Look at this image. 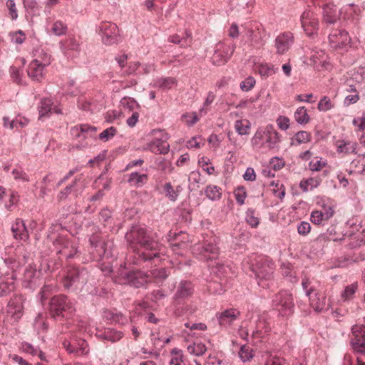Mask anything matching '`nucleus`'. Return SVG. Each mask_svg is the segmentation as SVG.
Returning <instances> with one entry per match:
<instances>
[{
    "mask_svg": "<svg viewBox=\"0 0 365 365\" xmlns=\"http://www.w3.org/2000/svg\"><path fill=\"white\" fill-rule=\"evenodd\" d=\"M125 237L128 247L134 252L133 264L138 266H157L165 260V247L143 226L133 225L125 233Z\"/></svg>",
    "mask_w": 365,
    "mask_h": 365,
    "instance_id": "1",
    "label": "nucleus"
},
{
    "mask_svg": "<svg viewBox=\"0 0 365 365\" xmlns=\"http://www.w3.org/2000/svg\"><path fill=\"white\" fill-rule=\"evenodd\" d=\"M90 253L91 259L97 261L101 271L107 275L112 272V264L116 255L114 242L112 239L96 241V237H91Z\"/></svg>",
    "mask_w": 365,
    "mask_h": 365,
    "instance_id": "2",
    "label": "nucleus"
},
{
    "mask_svg": "<svg viewBox=\"0 0 365 365\" xmlns=\"http://www.w3.org/2000/svg\"><path fill=\"white\" fill-rule=\"evenodd\" d=\"M274 269V262L267 259L257 261L252 267L258 285L264 289H269L274 285L273 277Z\"/></svg>",
    "mask_w": 365,
    "mask_h": 365,
    "instance_id": "3",
    "label": "nucleus"
},
{
    "mask_svg": "<svg viewBox=\"0 0 365 365\" xmlns=\"http://www.w3.org/2000/svg\"><path fill=\"white\" fill-rule=\"evenodd\" d=\"M74 311L73 302L66 295H55L50 300L49 314L55 320L68 318Z\"/></svg>",
    "mask_w": 365,
    "mask_h": 365,
    "instance_id": "4",
    "label": "nucleus"
},
{
    "mask_svg": "<svg viewBox=\"0 0 365 365\" xmlns=\"http://www.w3.org/2000/svg\"><path fill=\"white\" fill-rule=\"evenodd\" d=\"M192 252L200 260L207 261L217 259L220 250L216 244L215 238L212 237L195 245Z\"/></svg>",
    "mask_w": 365,
    "mask_h": 365,
    "instance_id": "5",
    "label": "nucleus"
},
{
    "mask_svg": "<svg viewBox=\"0 0 365 365\" xmlns=\"http://www.w3.org/2000/svg\"><path fill=\"white\" fill-rule=\"evenodd\" d=\"M25 298L20 293H14L6 307V318L11 324L18 322L24 314Z\"/></svg>",
    "mask_w": 365,
    "mask_h": 365,
    "instance_id": "6",
    "label": "nucleus"
},
{
    "mask_svg": "<svg viewBox=\"0 0 365 365\" xmlns=\"http://www.w3.org/2000/svg\"><path fill=\"white\" fill-rule=\"evenodd\" d=\"M88 272L83 267L70 266L63 279V286L69 289L77 287L79 284H85L88 281Z\"/></svg>",
    "mask_w": 365,
    "mask_h": 365,
    "instance_id": "7",
    "label": "nucleus"
},
{
    "mask_svg": "<svg viewBox=\"0 0 365 365\" xmlns=\"http://www.w3.org/2000/svg\"><path fill=\"white\" fill-rule=\"evenodd\" d=\"M58 259H71L78 255L79 251L75 245L63 236H58L53 242Z\"/></svg>",
    "mask_w": 365,
    "mask_h": 365,
    "instance_id": "8",
    "label": "nucleus"
},
{
    "mask_svg": "<svg viewBox=\"0 0 365 365\" xmlns=\"http://www.w3.org/2000/svg\"><path fill=\"white\" fill-rule=\"evenodd\" d=\"M264 140L269 149L274 148L279 142V135L272 125H267L264 130L258 129L252 139L253 145Z\"/></svg>",
    "mask_w": 365,
    "mask_h": 365,
    "instance_id": "9",
    "label": "nucleus"
},
{
    "mask_svg": "<svg viewBox=\"0 0 365 365\" xmlns=\"http://www.w3.org/2000/svg\"><path fill=\"white\" fill-rule=\"evenodd\" d=\"M272 306L282 316H289L294 312V304L292 294L284 291L277 294L272 299Z\"/></svg>",
    "mask_w": 365,
    "mask_h": 365,
    "instance_id": "10",
    "label": "nucleus"
},
{
    "mask_svg": "<svg viewBox=\"0 0 365 365\" xmlns=\"http://www.w3.org/2000/svg\"><path fill=\"white\" fill-rule=\"evenodd\" d=\"M99 34L102 36V41L106 45L118 43L120 40L118 26L110 21H103L98 26Z\"/></svg>",
    "mask_w": 365,
    "mask_h": 365,
    "instance_id": "11",
    "label": "nucleus"
},
{
    "mask_svg": "<svg viewBox=\"0 0 365 365\" xmlns=\"http://www.w3.org/2000/svg\"><path fill=\"white\" fill-rule=\"evenodd\" d=\"M301 24L304 31L309 36L317 33L319 20L317 14L310 9L305 10L301 16Z\"/></svg>",
    "mask_w": 365,
    "mask_h": 365,
    "instance_id": "12",
    "label": "nucleus"
},
{
    "mask_svg": "<svg viewBox=\"0 0 365 365\" xmlns=\"http://www.w3.org/2000/svg\"><path fill=\"white\" fill-rule=\"evenodd\" d=\"M235 45L232 46L219 43L216 45V49L211 57L212 63L216 66L225 64L232 55Z\"/></svg>",
    "mask_w": 365,
    "mask_h": 365,
    "instance_id": "13",
    "label": "nucleus"
},
{
    "mask_svg": "<svg viewBox=\"0 0 365 365\" xmlns=\"http://www.w3.org/2000/svg\"><path fill=\"white\" fill-rule=\"evenodd\" d=\"M128 284L140 288L151 282L150 275L140 270H132L125 274Z\"/></svg>",
    "mask_w": 365,
    "mask_h": 365,
    "instance_id": "14",
    "label": "nucleus"
},
{
    "mask_svg": "<svg viewBox=\"0 0 365 365\" xmlns=\"http://www.w3.org/2000/svg\"><path fill=\"white\" fill-rule=\"evenodd\" d=\"M50 63V57L45 54L43 61L38 59L33 60L28 68V75L36 81H40L43 78V68Z\"/></svg>",
    "mask_w": 365,
    "mask_h": 365,
    "instance_id": "15",
    "label": "nucleus"
},
{
    "mask_svg": "<svg viewBox=\"0 0 365 365\" xmlns=\"http://www.w3.org/2000/svg\"><path fill=\"white\" fill-rule=\"evenodd\" d=\"M329 41L332 48H344L350 44L351 37L345 30H337L329 34Z\"/></svg>",
    "mask_w": 365,
    "mask_h": 365,
    "instance_id": "16",
    "label": "nucleus"
},
{
    "mask_svg": "<svg viewBox=\"0 0 365 365\" xmlns=\"http://www.w3.org/2000/svg\"><path fill=\"white\" fill-rule=\"evenodd\" d=\"M364 326L354 325L351 328L353 338L351 339L350 344L356 352L360 353L364 350L365 347V331Z\"/></svg>",
    "mask_w": 365,
    "mask_h": 365,
    "instance_id": "17",
    "label": "nucleus"
},
{
    "mask_svg": "<svg viewBox=\"0 0 365 365\" xmlns=\"http://www.w3.org/2000/svg\"><path fill=\"white\" fill-rule=\"evenodd\" d=\"M322 19L323 21L329 25L334 24L339 19L341 11L331 3H326L322 6Z\"/></svg>",
    "mask_w": 365,
    "mask_h": 365,
    "instance_id": "18",
    "label": "nucleus"
},
{
    "mask_svg": "<svg viewBox=\"0 0 365 365\" xmlns=\"http://www.w3.org/2000/svg\"><path fill=\"white\" fill-rule=\"evenodd\" d=\"M97 128L88 124H81L71 128V135L76 140L93 138Z\"/></svg>",
    "mask_w": 365,
    "mask_h": 365,
    "instance_id": "19",
    "label": "nucleus"
},
{
    "mask_svg": "<svg viewBox=\"0 0 365 365\" xmlns=\"http://www.w3.org/2000/svg\"><path fill=\"white\" fill-rule=\"evenodd\" d=\"M194 287L190 281H181L177 287L174 299L179 303L189 299L193 294Z\"/></svg>",
    "mask_w": 365,
    "mask_h": 365,
    "instance_id": "20",
    "label": "nucleus"
},
{
    "mask_svg": "<svg viewBox=\"0 0 365 365\" xmlns=\"http://www.w3.org/2000/svg\"><path fill=\"white\" fill-rule=\"evenodd\" d=\"M240 315V312L236 309L230 308L216 314V317L221 327L230 326Z\"/></svg>",
    "mask_w": 365,
    "mask_h": 365,
    "instance_id": "21",
    "label": "nucleus"
},
{
    "mask_svg": "<svg viewBox=\"0 0 365 365\" xmlns=\"http://www.w3.org/2000/svg\"><path fill=\"white\" fill-rule=\"evenodd\" d=\"M293 43V36L291 33H284L279 35L275 39L277 53L284 54Z\"/></svg>",
    "mask_w": 365,
    "mask_h": 365,
    "instance_id": "22",
    "label": "nucleus"
},
{
    "mask_svg": "<svg viewBox=\"0 0 365 365\" xmlns=\"http://www.w3.org/2000/svg\"><path fill=\"white\" fill-rule=\"evenodd\" d=\"M11 232L16 240L26 241L29 237L25 222L21 219L16 220L11 226Z\"/></svg>",
    "mask_w": 365,
    "mask_h": 365,
    "instance_id": "23",
    "label": "nucleus"
},
{
    "mask_svg": "<svg viewBox=\"0 0 365 365\" xmlns=\"http://www.w3.org/2000/svg\"><path fill=\"white\" fill-rule=\"evenodd\" d=\"M16 277L17 276L14 274L10 277L6 276L0 277V297H6L14 291L16 288L14 280Z\"/></svg>",
    "mask_w": 365,
    "mask_h": 365,
    "instance_id": "24",
    "label": "nucleus"
},
{
    "mask_svg": "<svg viewBox=\"0 0 365 365\" xmlns=\"http://www.w3.org/2000/svg\"><path fill=\"white\" fill-rule=\"evenodd\" d=\"M96 336L100 339L107 340L112 343H115L122 339L123 333L113 328H106L103 331L98 330Z\"/></svg>",
    "mask_w": 365,
    "mask_h": 365,
    "instance_id": "25",
    "label": "nucleus"
},
{
    "mask_svg": "<svg viewBox=\"0 0 365 365\" xmlns=\"http://www.w3.org/2000/svg\"><path fill=\"white\" fill-rule=\"evenodd\" d=\"M361 11L362 9L359 6L354 4H349L344 7L343 18L345 21H347V23L349 21L355 24L358 21Z\"/></svg>",
    "mask_w": 365,
    "mask_h": 365,
    "instance_id": "26",
    "label": "nucleus"
},
{
    "mask_svg": "<svg viewBox=\"0 0 365 365\" xmlns=\"http://www.w3.org/2000/svg\"><path fill=\"white\" fill-rule=\"evenodd\" d=\"M192 33L190 31L186 30L185 32V36H180L178 34L170 36L168 38V41L173 43L175 44L179 45L182 48H187L190 46L192 43Z\"/></svg>",
    "mask_w": 365,
    "mask_h": 365,
    "instance_id": "27",
    "label": "nucleus"
},
{
    "mask_svg": "<svg viewBox=\"0 0 365 365\" xmlns=\"http://www.w3.org/2000/svg\"><path fill=\"white\" fill-rule=\"evenodd\" d=\"M147 148L155 154H167L169 152L170 145L162 139L157 138L148 143Z\"/></svg>",
    "mask_w": 365,
    "mask_h": 365,
    "instance_id": "28",
    "label": "nucleus"
},
{
    "mask_svg": "<svg viewBox=\"0 0 365 365\" xmlns=\"http://www.w3.org/2000/svg\"><path fill=\"white\" fill-rule=\"evenodd\" d=\"M63 345L69 354H73L77 356L86 354L88 351L86 349L87 344L86 341H81V346H77L76 344H71L68 341H63Z\"/></svg>",
    "mask_w": 365,
    "mask_h": 365,
    "instance_id": "29",
    "label": "nucleus"
},
{
    "mask_svg": "<svg viewBox=\"0 0 365 365\" xmlns=\"http://www.w3.org/2000/svg\"><path fill=\"white\" fill-rule=\"evenodd\" d=\"M148 180L147 174H140L138 172L131 173L128 175V182L133 186L141 187L145 185Z\"/></svg>",
    "mask_w": 365,
    "mask_h": 365,
    "instance_id": "30",
    "label": "nucleus"
},
{
    "mask_svg": "<svg viewBox=\"0 0 365 365\" xmlns=\"http://www.w3.org/2000/svg\"><path fill=\"white\" fill-rule=\"evenodd\" d=\"M314 297H309L310 304L317 312H322L325 309V297L314 293Z\"/></svg>",
    "mask_w": 365,
    "mask_h": 365,
    "instance_id": "31",
    "label": "nucleus"
},
{
    "mask_svg": "<svg viewBox=\"0 0 365 365\" xmlns=\"http://www.w3.org/2000/svg\"><path fill=\"white\" fill-rule=\"evenodd\" d=\"M53 101L49 98H44L41 100L38 106L39 118L48 116L52 110Z\"/></svg>",
    "mask_w": 365,
    "mask_h": 365,
    "instance_id": "32",
    "label": "nucleus"
},
{
    "mask_svg": "<svg viewBox=\"0 0 365 365\" xmlns=\"http://www.w3.org/2000/svg\"><path fill=\"white\" fill-rule=\"evenodd\" d=\"M40 272L31 264H29L24 272V279L31 284H36V281L39 277Z\"/></svg>",
    "mask_w": 365,
    "mask_h": 365,
    "instance_id": "33",
    "label": "nucleus"
},
{
    "mask_svg": "<svg viewBox=\"0 0 365 365\" xmlns=\"http://www.w3.org/2000/svg\"><path fill=\"white\" fill-rule=\"evenodd\" d=\"M295 120L299 124H307L309 122L310 118L305 107H299L294 113Z\"/></svg>",
    "mask_w": 365,
    "mask_h": 365,
    "instance_id": "34",
    "label": "nucleus"
},
{
    "mask_svg": "<svg viewBox=\"0 0 365 365\" xmlns=\"http://www.w3.org/2000/svg\"><path fill=\"white\" fill-rule=\"evenodd\" d=\"M321 182V180L317 178H309L306 180H302L299 183V187L304 191L307 192L309 187L311 190L317 187Z\"/></svg>",
    "mask_w": 365,
    "mask_h": 365,
    "instance_id": "35",
    "label": "nucleus"
},
{
    "mask_svg": "<svg viewBox=\"0 0 365 365\" xmlns=\"http://www.w3.org/2000/svg\"><path fill=\"white\" fill-rule=\"evenodd\" d=\"M175 83V79L173 78H160L155 81L154 86L163 90H167L171 88Z\"/></svg>",
    "mask_w": 365,
    "mask_h": 365,
    "instance_id": "36",
    "label": "nucleus"
},
{
    "mask_svg": "<svg viewBox=\"0 0 365 365\" xmlns=\"http://www.w3.org/2000/svg\"><path fill=\"white\" fill-rule=\"evenodd\" d=\"M120 106L128 111H134L140 108L138 103L133 98L125 96L120 100Z\"/></svg>",
    "mask_w": 365,
    "mask_h": 365,
    "instance_id": "37",
    "label": "nucleus"
},
{
    "mask_svg": "<svg viewBox=\"0 0 365 365\" xmlns=\"http://www.w3.org/2000/svg\"><path fill=\"white\" fill-rule=\"evenodd\" d=\"M169 276V272L166 268L155 269L151 271L150 279H154L157 282H162Z\"/></svg>",
    "mask_w": 365,
    "mask_h": 365,
    "instance_id": "38",
    "label": "nucleus"
},
{
    "mask_svg": "<svg viewBox=\"0 0 365 365\" xmlns=\"http://www.w3.org/2000/svg\"><path fill=\"white\" fill-rule=\"evenodd\" d=\"M311 134L307 131L301 130L297 132L293 138H292V145H295L293 140L297 142L296 145L308 143L311 140Z\"/></svg>",
    "mask_w": 365,
    "mask_h": 365,
    "instance_id": "39",
    "label": "nucleus"
},
{
    "mask_svg": "<svg viewBox=\"0 0 365 365\" xmlns=\"http://www.w3.org/2000/svg\"><path fill=\"white\" fill-rule=\"evenodd\" d=\"M206 350L207 348L202 343H193L187 346L188 352L197 356L203 355Z\"/></svg>",
    "mask_w": 365,
    "mask_h": 365,
    "instance_id": "40",
    "label": "nucleus"
},
{
    "mask_svg": "<svg viewBox=\"0 0 365 365\" xmlns=\"http://www.w3.org/2000/svg\"><path fill=\"white\" fill-rule=\"evenodd\" d=\"M235 128L237 133L240 135L248 134V131L250 128V123L247 120H238L235 123Z\"/></svg>",
    "mask_w": 365,
    "mask_h": 365,
    "instance_id": "41",
    "label": "nucleus"
},
{
    "mask_svg": "<svg viewBox=\"0 0 365 365\" xmlns=\"http://www.w3.org/2000/svg\"><path fill=\"white\" fill-rule=\"evenodd\" d=\"M205 195L209 199L212 200H218L221 196L220 188L215 185L207 186L205 189Z\"/></svg>",
    "mask_w": 365,
    "mask_h": 365,
    "instance_id": "42",
    "label": "nucleus"
},
{
    "mask_svg": "<svg viewBox=\"0 0 365 365\" xmlns=\"http://www.w3.org/2000/svg\"><path fill=\"white\" fill-rule=\"evenodd\" d=\"M246 221L252 227H257L259 223V220L255 215V210L250 208L246 212Z\"/></svg>",
    "mask_w": 365,
    "mask_h": 365,
    "instance_id": "43",
    "label": "nucleus"
},
{
    "mask_svg": "<svg viewBox=\"0 0 365 365\" xmlns=\"http://www.w3.org/2000/svg\"><path fill=\"white\" fill-rule=\"evenodd\" d=\"M349 145H351V142L345 141V140H338L336 142L337 152L338 153H344L346 154L351 153H354L355 149H356L354 145H351V150H350V148L345 149L346 146H349Z\"/></svg>",
    "mask_w": 365,
    "mask_h": 365,
    "instance_id": "44",
    "label": "nucleus"
},
{
    "mask_svg": "<svg viewBox=\"0 0 365 365\" xmlns=\"http://www.w3.org/2000/svg\"><path fill=\"white\" fill-rule=\"evenodd\" d=\"M357 289V284H351L345 287L344 292L341 293V298L346 301L351 299L355 294Z\"/></svg>",
    "mask_w": 365,
    "mask_h": 365,
    "instance_id": "45",
    "label": "nucleus"
},
{
    "mask_svg": "<svg viewBox=\"0 0 365 365\" xmlns=\"http://www.w3.org/2000/svg\"><path fill=\"white\" fill-rule=\"evenodd\" d=\"M333 104L330 98L327 96H324L319 102L317 108L320 111L326 112L333 108Z\"/></svg>",
    "mask_w": 365,
    "mask_h": 365,
    "instance_id": "46",
    "label": "nucleus"
},
{
    "mask_svg": "<svg viewBox=\"0 0 365 365\" xmlns=\"http://www.w3.org/2000/svg\"><path fill=\"white\" fill-rule=\"evenodd\" d=\"M53 33L56 36H61L66 34L67 31V26L61 21H56L51 28Z\"/></svg>",
    "mask_w": 365,
    "mask_h": 365,
    "instance_id": "47",
    "label": "nucleus"
},
{
    "mask_svg": "<svg viewBox=\"0 0 365 365\" xmlns=\"http://www.w3.org/2000/svg\"><path fill=\"white\" fill-rule=\"evenodd\" d=\"M163 190L165 194V196L172 202L176 201L177 194L175 192V189L172 186L170 182H166L164 185Z\"/></svg>",
    "mask_w": 365,
    "mask_h": 365,
    "instance_id": "48",
    "label": "nucleus"
},
{
    "mask_svg": "<svg viewBox=\"0 0 365 365\" xmlns=\"http://www.w3.org/2000/svg\"><path fill=\"white\" fill-rule=\"evenodd\" d=\"M252 350L245 345H242L239 351V356L243 361H249L252 358Z\"/></svg>",
    "mask_w": 365,
    "mask_h": 365,
    "instance_id": "49",
    "label": "nucleus"
},
{
    "mask_svg": "<svg viewBox=\"0 0 365 365\" xmlns=\"http://www.w3.org/2000/svg\"><path fill=\"white\" fill-rule=\"evenodd\" d=\"M235 197L237 202L242 205L245 203V200L247 197V193L244 187H237L234 192Z\"/></svg>",
    "mask_w": 365,
    "mask_h": 365,
    "instance_id": "50",
    "label": "nucleus"
},
{
    "mask_svg": "<svg viewBox=\"0 0 365 365\" xmlns=\"http://www.w3.org/2000/svg\"><path fill=\"white\" fill-rule=\"evenodd\" d=\"M78 180V179L76 178L71 184L67 185L63 190L60 192L58 194L59 200H62L66 199L68 195L72 192L73 187L76 186Z\"/></svg>",
    "mask_w": 365,
    "mask_h": 365,
    "instance_id": "51",
    "label": "nucleus"
},
{
    "mask_svg": "<svg viewBox=\"0 0 365 365\" xmlns=\"http://www.w3.org/2000/svg\"><path fill=\"white\" fill-rule=\"evenodd\" d=\"M117 132V130L114 127H110L106 130H104L99 135V138L103 141H107L112 137H113Z\"/></svg>",
    "mask_w": 365,
    "mask_h": 365,
    "instance_id": "52",
    "label": "nucleus"
},
{
    "mask_svg": "<svg viewBox=\"0 0 365 365\" xmlns=\"http://www.w3.org/2000/svg\"><path fill=\"white\" fill-rule=\"evenodd\" d=\"M255 83V79L252 76H249L240 83V88L242 91H248L254 87Z\"/></svg>",
    "mask_w": 365,
    "mask_h": 365,
    "instance_id": "53",
    "label": "nucleus"
},
{
    "mask_svg": "<svg viewBox=\"0 0 365 365\" xmlns=\"http://www.w3.org/2000/svg\"><path fill=\"white\" fill-rule=\"evenodd\" d=\"M327 165V163L325 161H322V158L318 159L316 158V160H313L310 161L309 166L311 170L312 171H319L322 168Z\"/></svg>",
    "mask_w": 365,
    "mask_h": 365,
    "instance_id": "54",
    "label": "nucleus"
},
{
    "mask_svg": "<svg viewBox=\"0 0 365 365\" xmlns=\"http://www.w3.org/2000/svg\"><path fill=\"white\" fill-rule=\"evenodd\" d=\"M310 220L315 225H320L323 221L325 220L322 210L312 211L311 213Z\"/></svg>",
    "mask_w": 365,
    "mask_h": 365,
    "instance_id": "55",
    "label": "nucleus"
},
{
    "mask_svg": "<svg viewBox=\"0 0 365 365\" xmlns=\"http://www.w3.org/2000/svg\"><path fill=\"white\" fill-rule=\"evenodd\" d=\"M282 274L285 278H288V280L291 283H296L297 279L295 275V272H292L289 267H284L282 268Z\"/></svg>",
    "mask_w": 365,
    "mask_h": 365,
    "instance_id": "56",
    "label": "nucleus"
},
{
    "mask_svg": "<svg viewBox=\"0 0 365 365\" xmlns=\"http://www.w3.org/2000/svg\"><path fill=\"white\" fill-rule=\"evenodd\" d=\"M264 365H289V363L284 359L274 356L269 357Z\"/></svg>",
    "mask_w": 365,
    "mask_h": 365,
    "instance_id": "57",
    "label": "nucleus"
},
{
    "mask_svg": "<svg viewBox=\"0 0 365 365\" xmlns=\"http://www.w3.org/2000/svg\"><path fill=\"white\" fill-rule=\"evenodd\" d=\"M311 230V225L307 222H301L297 226L298 233L301 235H307Z\"/></svg>",
    "mask_w": 365,
    "mask_h": 365,
    "instance_id": "58",
    "label": "nucleus"
},
{
    "mask_svg": "<svg viewBox=\"0 0 365 365\" xmlns=\"http://www.w3.org/2000/svg\"><path fill=\"white\" fill-rule=\"evenodd\" d=\"M21 349L28 353L31 354L32 356H36L38 354V349L35 348L32 344L28 343V342H23L21 344Z\"/></svg>",
    "mask_w": 365,
    "mask_h": 365,
    "instance_id": "59",
    "label": "nucleus"
},
{
    "mask_svg": "<svg viewBox=\"0 0 365 365\" xmlns=\"http://www.w3.org/2000/svg\"><path fill=\"white\" fill-rule=\"evenodd\" d=\"M6 6L9 9V14L12 20H15L18 17L17 10L16 9V4L14 0H8Z\"/></svg>",
    "mask_w": 365,
    "mask_h": 365,
    "instance_id": "60",
    "label": "nucleus"
},
{
    "mask_svg": "<svg viewBox=\"0 0 365 365\" xmlns=\"http://www.w3.org/2000/svg\"><path fill=\"white\" fill-rule=\"evenodd\" d=\"M309 284H310V282H309V279H307L306 277L303 279L302 282V288L305 291L306 295L309 297H311L312 294L316 292V290L313 287L308 288Z\"/></svg>",
    "mask_w": 365,
    "mask_h": 365,
    "instance_id": "61",
    "label": "nucleus"
},
{
    "mask_svg": "<svg viewBox=\"0 0 365 365\" xmlns=\"http://www.w3.org/2000/svg\"><path fill=\"white\" fill-rule=\"evenodd\" d=\"M279 128L285 130L289 127V119L286 116H279L277 120Z\"/></svg>",
    "mask_w": 365,
    "mask_h": 365,
    "instance_id": "62",
    "label": "nucleus"
},
{
    "mask_svg": "<svg viewBox=\"0 0 365 365\" xmlns=\"http://www.w3.org/2000/svg\"><path fill=\"white\" fill-rule=\"evenodd\" d=\"M10 75L14 82L18 84H21V78L19 73V70L15 66H11Z\"/></svg>",
    "mask_w": 365,
    "mask_h": 365,
    "instance_id": "63",
    "label": "nucleus"
},
{
    "mask_svg": "<svg viewBox=\"0 0 365 365\" xmlns=\"http://www.w3.org/2000/svg\"><path fill=\"white\" fill-rule=\"evenodd\" d=\"M12 173L14 175V178L16 180H21L24 182L29 181V178L28 175L22 170H18L16 169H14V170H13Z\"/></svg>",
    "mask_w": 365,
    "mask_h": 365,
    "instance_id": "64",
    "label": "nucleus"
}]
</instances>
